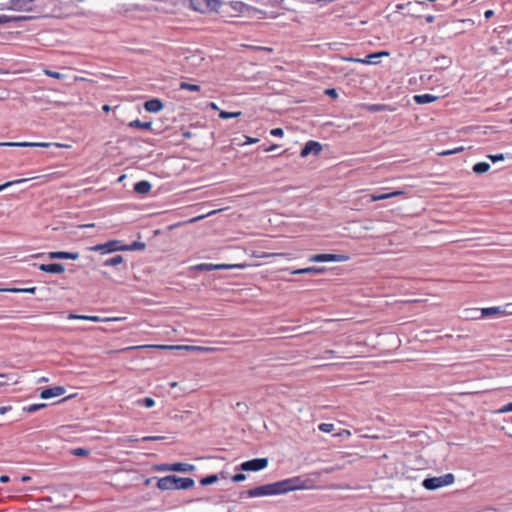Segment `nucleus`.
I'll return each mask as SVG.
<instances>
[{"label": "nucleus", "instance_id": "nucleus-1", "mask_svg": "<svg viewBox=\"0 0 512 512\" xmlns=\"http://www.w3.org/2000/svg\"><path fill=\"white\" fill-rule=\"evenodd\" d=\"M303 487L302 480L299 477H293L249 489L246 492V495L251 498L273 496L301 489Z\"/></svg>", "mask_w": 512, "mask_h": 512}, {"label": "nucleus", "instance_id": "nucleus-2", "mask_svg": "<svg viewBox=\"0 0 512 512\" xmlns=\"http://www.w3.org/2000/svg\"><path fill=\"white\" fill-rule=\"evenodd\" d=\"M455 477L452 473H447L438 477L426 478L423 480L422 485L427 490H436L444 486L454 483Z\"/></svg>", "mask_w": 512, "mask_h": 512}, {"label": "nucleus", "instance_id": "nucleus-3", "mask_svg": "<svg viewBox=\"0 0 512 512\" xmlns=\"http://www.w3.org/2000/svg\"><path fill=\"white\" fill-rule=\"evenodd\" d=\"M122 249V243L119 240H109L106 243L97 244L88 248L90 251L100 252L101 254L122 251Z\"/></svg>", "mask_w": 512, "mask_h": 512}, {"label": "nucleus", "instance_id": "nucleus-4", "mask_svg": "<svg viewBox=\"0 0 512 512\" xmlns=\"http://www.w3.org/2000/svg\"><path fill=\"white\" fill-rule=\"evenodd\" d=\"M219 4V0H190L191 8L200 13L215 11Z\"/></svg>", "mask_w": 512, "mask_h": 512}, {"label": "nucleus", "instance_id": "nucleus-5", "mask_svg": "<svg viewBox=\"0 0 512 512\" xmlns=\"http://www.w3.org/2000/svg\"><path fill=\"white\" fill-rule=\"evenodd\" d=\"M268 465L267 458H255L241 463L239 469L242 471H260Z\"/></svg>", "mask_w": 512, "mask_h": 512}, {"label": "nucleus", "instance_id": "nucleus-6", "mask_svg": "<svg viewBox=\"0 0 512 512\" xmlns=\"http://www.w3.org/2000/svg\"><path fill=\"white\" fill-rule=\"evenodd\" d=\"M35 8V0H9L7 9L19 12H31Z\"/></svg>", "mask_w": 512, "mask_h": 512}, {"label": "nucleus", "instance_id": "nucleus-7", "mask_svg": "<svg viewBox=\"0 0 512 512\" xmlns=\"http://www.w3.org/2000/svg\"><path fill=\"white\" fill-rule=\"evenodd\" d=\"M194 465L188 463H173V464H160L155 467L157 471H176V472H191L194 470Z\"/></svg>", "mask_w": 512, "mask_h": 512}, {"label": "nucleus", "instance_id": "nucleus-8", "mask_svg": "<svg viewBox=\"0 0 512 512\" xmlns=\"http://www.w3.org/2000/svg\"><path fill=\"white\" fill-rule=\"evenodd\" d=\"M348 256L343 254H315L309 257V262H344Z\"/></svg>", "mask_w": 512, "mask_h": 512}, {"label": "nucleus", "instance_id": "nucleus-9", "mask_svg": "<svg viewBox=\"0 0 512 512\" xmlns=\"http://www.w3.org/2000/svg\"><path fill=\"white\" fill-rule=\"evenodd\" d=\"M321 151L322 145L317 141L310 140L305 144V146L301 150L300 156L304 158L310 154L318 155Z\"/></svg>", "mask_w": 512, "mask_h": 512}, {"label": "nucleus", "instance_id": "nucleus-10", "mask_svg": "<svg viewBox=\"0 0 512 512\" xmlns=\"http://www.w3.org/2000/svg\"><path fill=\"white\" fill-rule=\"evenodd\" d=\"M52 144L48 142H1L0 146L7 147H41L48 148Z\"/></svg>", "mask_w": 512, "mask_h": 512}, {"label": "nucleus", "instance_id": "nucleus-11", "mask_svg": "<svg viewBox=\"0 0 512 512\" xmlns=\"http://www.w3.org/2000/svg\"><path fill=\"white\" fill-rule=\"evenodd\" d=\"M176 475H168L157 480V487L160 490H174Z\"/></svg>", "mask_w": 512, "mask_h": 512}, {"label": "nucleus", "instance_id": "nucleus-12", "mask_svg": "<svg viewBox=\"0 0 512 512\" xmlns=\"http://www.w3.org/2000/svg\"><path fill=\"white\" fill-rule=\"evenodd\" d=\"M65 388L63 386H55L50 388H45L41 391L40 397L42 399H50L53 397L61 396L65 393Z\"/></svg>", "mask_w": 512, "mask_h": 512}, {"label": "nucleus", "instance_id": "nucleus-13", "mask_svg": "<svg viewBox=\"0 0 512 512\" xmlns=\"http://www.w3.org/2000/svg\"><path fill=\"white\" fill-rule=\"evenodd\" d=\"M37 266L39 270L52 273V274H61L65 271V267L60 263H50V264H34Z\"/></svg>", "mask_w": 512, "mask_h": 512}, {"label": "nucleus", "instance_id": "nucleus-14", "mask_svg": "<svg viewBox=\"0 0 512 512\" xmlns=\"http://www.w3.org/2000/svg\"><path fill=\"white\" fill-rule=\"evenodd\" d=\"M148 346H138L137 348H147ZM153 348L159 349H185V350H197V351H206L207 348L200 346H188V345H152Z\"/></svg>", "mask_w": 512, "mask_h": 512}, {"label": "nucleus", "instance_id": "nucleus-15", "mask_svg": "<svg viewBox=\"0 0 512 512\" xmlns=\"http://www.w3.org/2000/svg\"><path fill=\"white\" fill-rule=\"evenodd\" d=\"M47 257L49 259H70V260H76L79 258V253L77 252H66V251H55V252H49L47 254Z\"/></svg>", "mask_w": 512, "mask_h": 512}, {"label": "nucleus", "instance_id": "nucleus-16", "mask_svg": "<svg viewBox=\"0 0 512 512\" xmlns=\"http://www.w3.org/2000/svg\"><path fill=\"white\" fill-rule=\"evenodd\" d=\"M383 56H389V52L387 51H381L377 53H372L367 55L365 58L362 59H354L355 62H359L362 64H377V59Z\"/></svg>", "mask_w": 512, "mask_h": 512}, {"label": "nucleus", "instance_id": "nucleus-17", "mask_svg": "<svg viewBox=\"0 0 512 512\" xmlns=\"http://www.w3.org/2000/svg\"><path fill=\"white\" fill-rule=\"evenodd\" d=\"M144 108L147 112L157 113L163 109V103L158 98H153L144 103Z\"/></svg>", "mask_w": 512, "mask_h": 512}, {"label": "nucleus", "instance_id": "nucleus-18", "mask_svg": "<svg viewBox=\"0 0 512 512\" xmlns=\"http://www.w3.org/2000/svg\"><path fill=\"white\" fill-rule=\"evenodd\" d=\"M403 194H404V191L396 190V191L389 192V193L372 194L370 196V199H371V201L376 202V201H380V200L390 199V198H393V197H396V196H400V195H403Z\"/></svg>", "mask_w": 512, "mask_h": 512}, {"label": "nucleus", "instance_id": "nucleus-19", "mask_svg": "<svg viewBox=\"0 0 512 512\" xmlns=\"http://www.w3.org/2000/svg\"><path fill=\"white\" fill-rule=\"evenodd\" d=\"M193 485L194 480L192 478H182L176 475L175 489L186 490L193 487Z\"/></svg>", "mask_w": 512, "mask_h": 512}, {"label": "nucleus", "instance_id": "nucleus-20", "mask_svg": "<svg viewBox=\"0 0 512 512\" xmlns=\"http://www.w3.org/2000/svg\"><path fill=\"white\" fill-rule=\"evenodd\" d=\"M324 271H325V268H323V267L311 266V267H306V268H301V269L294 270V271H292V274H294V275H299V274H321Z\"/></svg>", "mask_w": 512, "mask_h": 512}, {"label": "nucleus", "instance_id": "nucleus-21", "mask_svg": "<svg viewBox=\"0 0 512 512\" xmlns=\"http://www.w3.org/2000/svg\"><path fill=\"white\" fill-rule=\"evenodd\" d=\"M152 188V185L149 181L141 180L134 184V191L138 194H146Z\"/></svg>", "mask_w": 512, "mask_h": 512}, {"label": "nucleus", "instance_id": "nucleus-22", "mask_svg": "<svg viewBox=\"0 0 512 512\" xmlns=\"http://www.w3.org/2000/svg\"><path fill=\"white\" fill-rule=\"evenodd\" d=\"M438 97L432 94H419L414 96V101L417 104H427L434 102Z\"/></svg>", "mask_w": 512, "mask_h": 512}, {"label": "nucleus", "instance_id": "nucleus-23", "mask_svg": "<svg viewBox=\"0 0 512 512\" xmlns=\"http://www.w3.org/2000/svg\"><path fill=\"white\" fill-rule=\"evenodd\" d=\"M481 317H490L493 315H503L502 314V307H488V308H482L481 311Z\"/></svg>", "mask_w": 512, "mask_h": 512}, {"label": "nucleus", "instance_id": "nucleus-24", "mask_svg": "<svg viewBox=\"0 0 512 512\" xmlns=\"http://www.w3.org/2000/svg\"><path fill=\"white\" fill-rule=\"evenodd\" d=\"M146 247L144 242L134 241L129 245L122 244V251H140L144 250Z\"/></svg>", "mask_w": 512, "mask_h": 512}, {"label": "nucleus", "instance_id": "nucleus-25", "mask_svg": "<svg viewBox=\"0 0 512 512\" xmlns=\"http://www.w3.org/2000/svg\"><path fill=\"white\" fill-rule=\"evenodd\" d=\"M28 19L25 16H9V15H0V25L10 23V22H19Z\"/></svg>", "mask_w": 512, "mask_h": 512}, {"label": "nucleus", "instance_id": "nucleus-26", "mask_svg": "<svg viewBox=\"0 0 512 512\" xmlns=\"http://www.w3.org/2000/svg\"><path fill=\"white\" fill-rule=\"evenodd\" d=\"M129 127L138 128L142 130H150L152 127V122H142L139 119H136L129 123Z\"/></svg>", "mask_w": 512, "mask_h": 512}, {"label": "nucleus", "instance_id": "nucleus-27", "mask_svg": "<svg viewBox=\"0 0 512 512\" xmlns=\"http://www.w3.org/2000/svg\"><path fill=\"white\" fill-rule=\"evenodd\" d=\"M490 169V164L487 162H478L473 165L472 170L476 174H483Z\"/></svg>", "mask_w": 512, "mask_h": 512}, {"label": "nucleus", "instance_id": "nucleus-28", "mask_svg": "<svg viewBox=\"0 0 512 512\" xmlns=\"http://www.w3.org/2000/svg\"><path fill=\"white\" fill-rule=\"evenodd\" d=\"M69 319H81V320H87L92 322H100L102 319L99 316H92V315H77V314H70L68 316Z\"/></svg>", "mask_w": 512, "mask_h": 512}, {"label": "nucleus", "instance_id": "nucleus-29", "mask_svg": "<svg viewBox=\"0 0 512 512\" xmlns=\"http://www.w3.org/2000/svg\"><path fill=\"white\" fill-rule=\"evenodd\" d=\"M124 258L121 255H116L112 258H109L103 262V266H117L123 263Z\"/></svg>", "mask_w": 512, "mask_h": 512}, {"label": "nucleus", "instance_id": "nucleus-30", "mask_svg": "<svg viewBox=\"0 0 512 512\" xmlns=\"http://www.w3.org/2000/svg\"><path fill=\"white\" fill-rule=\"evenodd\" d=\"M219 477L217 474L208 475L200 480L201 485L207 486L214 484L218 481Z\"/></svg>", "mask_w": 512, "mask_h": 512}, {"label": "nucleus", "instance_id": "nucleus-31", "mask_svg": "<svg viewBox=\"0 0 512 512\" xmlns=\"http://www.w3.org/2000/svg\"><path fill=\"white\" fill-rule=\"evenodd\" d=\"M179 88L181 90H188V91H193V92H198L200 91V86L199 85H196V84H190L188 82H180L179 84Z\"/></svg>", "mask_w": 512, "mask_h": 512}, {"label": "nucleus", "instance_id": "nucleus-32", "mask_svg": "<svg viewBox=\"0 0 512 512\" xmlns=\"http://www.w3.org/2000/svg\"><path fill=\"white\" fill-rule=\"evenodd\" d=\"M242 115V112L240 111H236V112H227V111H224V110H221L219 112V117L221 119H231V118H237V117H240Z\"/></svg>", "mask_w": 512, "mask_h": 512}, {"label": "nucleus", "instance_id": "nucleus-33", "mask_svg": "<svg viewBox=\"0 0 512 512\" xmlns=\"http://www.w3.org/2000/svg\"><path fill=\"white\" fill-rule=\"evenodd\" d=\"M229 5L237 13H243L247 9V5L240 1L231 2Z\"/></svg>", "mask_w": 512, "mask_h": 512}, {"label": "nucleus", "instance_id": "nucleus-34", "mask_svg": "<svg viewBox=\"0 0 512 512\" xmlns=\"http://www.w3.org/2000/svg\"><path fill=\"white\" fill-rule=\"evenodd\" d=\"M47 405L45 403H38V404H31L29 406H26L23 408L24 411L28 412V413H34L44 407H46Z\"/></svg>", "mask_w": 512, "mask_h": 512}, {"label": "nucleus", "instance_id": "nucleus-35", "mask_svg": "<svg viewBox=\"0 0 512 512\" xmlns=\"http://www.w3.org/2000/svg\"><path fill=\"white\" fill-rule=\"evenodd\" d=\"M0 291H9V292H13V293H35L36 291V287H30V288H24V289H19V288H13V289H0Z\"/></svg>", "mask_w": 512, "mask_h": 512}, {"label": "nucleus", "instance_id": "nucleus-36", "mask_svg": "<svg viewBox=\"0 0 512 512\" xmlns=\"http://www.w3.org/2000/svg\"><path fill=\"white\" fill-rule=\"evenodd\" d=\"M235 268H243V265L239 264H215V270H231Z\"/></svg>", "mask_w": 512, "mask_h": 512}, {"label": "nucleus", "instance_id": "nucleus-37", "mask_svg": "<svg viewBox=\"0 0 512 512\" xmlns=\"http://www.w3.org/2000/svg\"><path fill=\"white\" fill-rule=\"evenodd\" d=\"M26 181H28V179H17V180H13V181H8V182L0 185V192H2L3 190H5L8 187H11L16 184H21Z\"/></svg>", "mask_w": 512, "mask_h": 512}, {"label": "nucleus", "instance_id": "nucleus-38", "mask_svg": "<svg viewBox=\"0 0 512 512\" xmlns=\"http://www.w3.org/2000/svg\"><path fill=\"white\" fill-rule=\"evenodd\" d=\"M196 270L199 271H212L215 270V264L212 263H201L195 266Z\"/></svg>", "mask_w": 512, "mask_h": 512}, {"label": "nucleus", "instance_id": "nucleus-39", "mask_svg": "<svg viewBox=\"0 0 512 512\" xmlns=\"http://www.w3.org/2000/svg\"><path fill=\"white\" fill-rule=\"evenodd\" d=\"M367 110L370 112H380L386 109V106L383 104H369L366 106Z\"/></svg>", "mask_w": 512, "mask_h": 512}, {"label": "nucleus", "instance_id": "nucleus-40", "mask_svg": "<svg viewBox=\"0 0 512 512\" xmlns=\"http://www.w3.org/2000/svg\"><path fill=\"white\" fill-rule=\"evenodd\" d=\"M318 429L324 433H330L334 430V425L332 423H321L318 425Z\"/></svg>", "mask_w": 512, "mask_h": 512}, {"label": "nucleus", "instance_id": "nucleus-41", "mask_svg": "<svg viewBox=\"0 0 512 512\" xmlns=\"http://www.w3.org/2000/svg\"><path fill=\"white\" fill-rule=\"evenodd\" d=\"M138 403L145 406L146 408H151L155 405L154 399H152L150 397H146L142 400H139Z\"/></svg>", "mask_w": 512, "mask_h": 512}, {"label": "nucleus", "instance_id": "nucleus-42", "mask_svg": "<svg viewBox=\"0 0 512 512\" xmlns=\"http://www.w3.org/2000/svg\"><path fill=\"white\" fill-rule=\"evenodd\" d=\"M71 454L74 456H87L89 451L85 448H75L71 450Z\"/></svg>", "mask_w": 512, "mask_h": 512}, {"label": "nucleus", "instance_id": "nucleus-43", "mask_svg": "<svg viewBox=\"0 0 512 512\" xmlns=\"http://www.w3.org/2000/svg\"><path fill=\"white\" fill-rule=\"evenodd\" d=\"M44 73H45V75L55 78V79H63L64 78L63 74L56 72V71L49 70V69H45Z\"/></svg>", "mask_w": 512, "mask_h": 512}, {"label": "nucleus", "instance_id": "nucleus-44", "mask_svg": "<svg viewBox=\"0 0 512 512\" xmlns=\"http://www.w3.org/2000/svg\"><path fill=\"white\" fill-rule=\"evenodd\" d=\"M488 158L493 162H498V161H502L504 160V155L503 154H495V155H488Z\"/></svg>", "mask_w": 512, "mask_h": 512}, {"label": "nucleus", "instance_id": "nucleus-45", "mask_svg": "<svg viewBox=\"0 0 512 512\" xmlns=\"http://www.w3.org/2000/svg\"><path fill=\"white\" fill-rule=\"evenodd\" d=\"M503 315H512V303H508L502 307Z\"/></svg>", "mask_w": 512, "mask_h": 512}, {"label": "nucleus", "instance_id": "nucleus-46", "mask_svg": "<svg viewBox=\"0 0 512 512\" xmlns=\"http://www.w3.org/2000/svg\"><path fill=\"white\" fill-rule=\"evenodd\" d=\"M163 438L164 437H162V436H144L140 440L143 441V442H148V441H158V440H161Z\"/></svg>", "mask_w": 512, "mask_h": 512}, {"label": "nucleus", "instance_id": "nucleus-47", "mask_svg": "<svg viewBox=\"0 0 512 512\" xmlns=\"http://www.w3.org/2000/svg\"><path fill=\"white\" fill-rule=\"evenodd\" d=\"M246 479V475L243 473H237L234 476H232V481L234 482H242Z\"/></svg>", "mask_w": 512, "mask_h": 512}, {"label": "nucleus", "instance_id": "nucleus-48", "mask_svg": "<svg viewBox=\"0 0 512 512\" xmlns=\"http://www.w3.org/2000/svg\"><path fill=\"white\" fill-rule=\"evenodd\" d=\"M270 134L275 137H282L284 134L283 129L281 128H274L270 131Z\"/></svg>", "mask_w": 512, "mask_h": 512}, {"label": "nucleus", "instance_id": "nucleus-49", "mask_svg": "<svg viewBox=\"0 0 512 512\" xmlns=\"http://www.w3.org/2000/svg\"><path fill=\"white\" fill-rule=\"evenodd\" d=\"M507 412H512V402L502 406L499 409V413H507Z\"/></svg>", "mask_w": 512, "mask_h": 512}, {"label": "nucleus", "instance_id": "nucleus-50", "mask_svg": "<svg viewBox=\"0 0 512 512\" xmlns=\"http://www.w3.org/2000/svg\"><path fill=\"white\" fill-rule=\"evenodd\" d=\"M437 61H441V65L442 66H448L451 63L449 58H447L445 56H442L441 58H438Z\"/></svg>", "mask_w": 512, "mask_h": 512}, {"label": "nucleus", "instance_id": "nucleus-51", "mask_svg": "<svg viewBox=\"0 0 512 512\" xmlns=\"http://www.w3.org/2000/svg\"><path fill=\"white\" fill-rule=\"evenodd\" d=\"M325 93L327 95L331 96L332 98H336L338 96L337 91L335 89H333V88L332 89H327L325 91Z\"/></svg>", "mask_w": 512, "mask_h": 512}, {"label": "nucleus", "instance_id": "nucleus-52", "mask_svg": "<svg viewBox=\"0 0 512 512\" xmlns=\"http://www.w3.org/2000/svg\"><path fill=\"white\" fill-rule=\"evenodd\" d=\"M216 212H217L216 210H213V211H211V212H208V213L206 214V216H210V215H212V214H215ZM204 217H205V215L198 216V217L194 218L192 221H197V220L203 219Z\"/></svg>", "mask_w": 512, "mask_h": 512}, {"label": "nucleus", "instance_id": "nucleus-53", "mask_svg": "<svg viewBox=\"0 0 512 512\" xmlns=\"http://www.w3.org/2000/svg\"><path fill=\"white\" fill-rule=\"evenodd\" d=\"M277 148H278V145L273 144V145H271V146H269V147L264 148V151H265V152H271V151L276 150Z\"/></svg>", "mask_w": 512, "mask_h": 512}, {"label": "nucleus", "instance_id": "nucleus-54", "mask_svg": "<svg viewBox=\"0 0 512 512\" xmlns=\"http://www.w3.org/2000/svg\"><path fill=\"white\" fill-rule=\"evenodd\" d=\"M335 436L342 437V436H350V432L348 430L343 429L341 432L336 434Z\"/></svg>", "mask_w": 512, "mask_h": 512}, {"label": "nucleus", "instance_id": "nucleus-55", "mask_svg": "<svg viewBox=\"0 0 512 512\" xmlns=\"http://www.w3.org/2000/svg\"><path fill=\"white\" fill-rule=\"evenodd\" d=\"M493 14H494L493 10H486L485 13H484V17L486 19H488V18L492 17Z\"/></svg>", "mask_w": 512, "mask_h": 512}, {"label": "nucleus", "instance_id": "nucleus-56", "mask_svg": "<svg viewBox=\"0 0 512 512\" xmlns=\"http://www.w3.org/2000/svg\"><path fill=\"white\" fill-rule=\"evenodd\" d=\"M9 480H10V478L7 475L0 476V482L1 483H7V482H9Z\"/></svg>", "mask_w": 512, "mask_h": 512}, {"label": "nucleus", "instance_id": "nucleus-57", "mask_svg": "<svg viewBox=\"0 0 512 512\" xmlns=\"http://www.w3.org/2000/svg\"><path fill=\"white\" fill-rule=\"evenodd\" d=\"M425 20L427 23H432L435 20V17L433 15H427L425 16Z\"/></svg>", "mask_w": 512, "mask_h": 512}, {"label": "nucleus", "instance_id": "nucleus-58", "mask_svg": "<svg viewBox=\"0 0 512 512\" xmlns=\"http://www.w3.org/2000/svg\"><path fill=\"white\" fill-rule=\"evenodd\" d=\"M257 141H258L257 138L247 137V140H246L245 144H253V143H256Z\"/></svg>", "mask_w": 512, "mask_h": 512}, {"label": "nucleus", "instance_id": "nucleus-59", "mask_svg": "<svg viewBox=\"0 0 512 512\" xmlns=\"http://www.w3.org/2000/svg\"><path fill=\"white\" fill-rule=\"evenodd\" d=\"M452 154H455V151H452V150H447V151H443L440 153V155H452Z\"/></svg>", "mask_w": 512, "mask_h": 512}, {"label": "nucleus", "instance_id": "nucleus-60", "mask_svg": "<svg viewBox=\"0 0 512 512\" xmlns=\"http://www.w3.org/2000/svg\"><path fill=\"white\" fill-rule=\"evenodd\" d=\"M209 107H210L211 109H213V110H219V108H218L217 104H216V103H214V102H211V103L209 104Z\"/></svg>", "mask_w": 512, "mask_h": 512}, {"label": "nucleus", "instance_id": "nucleus-61", "mask_svg": "<svg viewBox=\"0 0 512 512\" xmlns=\"http://www.w3.org/2000/svg\"><path fill=\"white\" fill-rule=\"evenodd\" d=\"M8 409H9V408H8V407H5V406L0 407V414H1V415L5 414V413L8 411Z\"/></svg>", "mask_w": 512, "mask_h": 512}, {"label": "nucleus", "instance_id": "nucleus-62", "mask_svg": "<svg viewBox=\"0 0 512 512\" xmlns=\"http://www.w3.org/2000/svg\"><path fill=\"white\" fill-rule=\"evenodd\" d=\"M30 479H31V477H30V476L25 475V476H22L21 481H22V482H27V481H29Z\"/></svg>", "mask_w": 512, "mask_h": 512}, {"label": "nucleus", "instance_id": "nucleus-63", "mask_svg": "<svg viewBox=\"0 0 512 512\" xmlns=\"http://www.w3.org/2000/svg\"><path fill=\"white\" fill-rule=\"evenodd\" d=\"M452 151H455V154H456V153H458V152L463 151V147L455 148V149H453Z\"/></svg>", "mask_w": 512, "mask_h": 512}, {"label": "nucleus", "instance_id": "nucleus-64", "mask_svg": "<svg viewBox=\"0 0 512 512\" xmlns=\"http://www.w3.org/2000/svg\"><path fill=\"white\" fill-rule=\"evenodd\" d=\"M109 109H110V107H109L108 105H104V106H103V110H104V111H109Z\"/></svg>", "mask_w": 512, "mask_h": 512}]
</instances>
